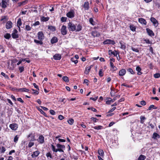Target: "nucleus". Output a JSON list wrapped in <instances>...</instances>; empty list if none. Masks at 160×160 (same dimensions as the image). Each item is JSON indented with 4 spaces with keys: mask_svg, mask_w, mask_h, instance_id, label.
Here are the masks:
<instances>
[{
    "mask_svg": "<svg viewBox=\"0 0 160 160\" xmlns=\"http://www.w3.org/2000/svg\"><path fill=\"white\" fill-rule=\"evenodd\" d=\"M74 11L72 10H71L67 13L66 15L68 18H72L74 17Z\"/></svg>",
    "mask_w": 160,
    "mask_h": 160,
    "instance_id": "7",
    "label": "nucleus"
},
{
    "mask_svg": "<svg viewBox=\"0 0 160 160\" xmlns=\"http://www.w3.org/2000/svg\"><path fill=\"white\" fill-rule=\"evenodd\" d=\"M110 99H108L106 102V103L107 104H110L111 102H114V100L113 99H111L110 98H109Z\"/></svg>",
    "mask_w": 160,
    "mask_h": 160,
    "instance_id": "42",
    "label": "nucleus"
},
{
    "mask_svg": "<svg viewBox=\"0 0 160 160\" xmlns=\"http://www.w3.org/2000/svg\"><path fill=\"white\" fill-rule=\"evenodd\" d=\"M1 75L4 76L6 78H9V77H8V76L6 75V74L3 72H2L1 73Z\"/></svg>",
    "mask_w": 160,
    "mask_h": 160,
    "instance_id": "55",
    "label": "nucleus"
},
{
    "mask_svg": "<svg viewBox=\"0 0 160 160\" xmlns=\"http://www.w3.org/2000/svg\"><path fill=\"white\" fill-rule=\"evenodd\" d=\"M130 30L132 31H136V27L133 25H131L130 26Z\"/></svg>",
    "mask_w": 160,
    "mask_h": 160,
    "instance_id": "34",
    "label": "nucleus"
},
{
    "mask_svg": "<svg viewBox=\"0 0 160 160\" xmlns=\"http://www.w3.org/2000/svg\"><path fill=\"white\" fill-rule=\"evenodd\" d=\"M68 122L70 125H72L74 122V120L73 119L71 118L68 120Z\"/></svg>",
    "mask_w": 160,
    "mask_h": 160,
    "instance_id": "43",
    "label": "nucleus"
},
{
    "mask_svg": "<svg viewBox=\"0 0 160 160\" xmlns=\"http://www.w3.org/2000/svg\"><path fill=\"white\" fill-rule=\"evenodd\" d=\"M144 41L145 42L148 44H150L151 43V42L148 39H144Z\"/></svg>",
    "mask_w": 160,
    "mask_h": 160,
    "instance_id": "58",
    "label": "nucleus"
},
{
    "mask_svg": "<svg viewBox=\"0 0 160 160\" xmlns=\"http://www.w3.org/2000/svg\"><path fill=\"white\" fill-rule=\"evenodd\" d=\"M9 2L8 0H2L1 5L2 8H5L9 5Z\"/></svg>",
    "mask_w": 160,
    "mask_h": 160,
    "instance_id": "3",
    "label": "nucleus"
},
{
    "mask_svg": "<svg viewBox=\"0 0 160 160\" xmlns=\"http://www.w3.org/2000/svg\"><path fill=\"white\" fill-rule=\"evenodd\" d=\"M58 140L59 142H66L65 139L61 138H58Z\"/></svg>",
    "mask_w": 160,
    "mask_h": 160,
    "instance_id": "60",
    "label": "nucleus"
},
{
    "mask_svg": "<svg viewBox=\"0 0 160 160\" xmlns=\"http://www.w3.org/2000/svg\"><path fill=\"white\" fill-rule=\"evenodd\" d=\"M83 7L84 8L85 10H88L89 8V3L88 2H84Z\"/></svg>",
    "mask_w": 160,
    "mask_h": 160,
    "instance_id": "14",
    "label": "nucleus"
},
{
    "mask_svg": "<svg viewBox=\"0 0 160 160\" xmlns=\"http://www.w3.org/2000/svg\"><path fill=\"white\" fill-rule=\"evenodd\" d=\"M93 128L95 129L99 130L102 129V126L99 125L98 126H94Z\"/></svg>",
    "mask_w": 160,
    "mask_h": 160,
    "instance_id": "39",
    "label": "nucleus"
},
{
    "mask_svg": "<svg viewBox=\"0 0 160 160\" xmlns=\"http://www.w3.org/2000/svg\"><path fill=\"white\" fill-rule=\"evenodd\" d=\"M22 23L21 22V18H19L18 19V21H17V25L18 26V27L20 29V26L22 25Z\"/></svg>",
    "mask_w": 160,
    "mask_h": 160,
    "instance_id": "37",
    "label": "nucleus"
},
{
    "mask_svg": "<svg viewBox=\"0 0 160 160\" xmlns=\"http://www.w3.org/2000/svg\"><path fill=\"white\" fill-rule=\"evenodd\" d=\"M58 118L60 120H62L64 118V117L62 115H59L58 116Z\"/></svg>",
    "mask_w": 160,
    "mask_h": 160,
    "instance_id": "59",
    "label": "nucleus"
},
{
    "mask_svg": "<svg viewBox=\"0 0 160 160\" xmlns=\"http://www.w3.org/2000/svg\"><path fill=\"white\" fill-rule=\"evenodd\" d=\"M34 41L35 43L38 45H42L43 44L42 41L40 40H37L36 39H34Z\"/></svg>",
    "mask_w": 160,
    "mask_h": 160,
    "instance_id": "27",
    "label": "nucleus"
},
{
    "mask_svg": "<svg viewBox=\"0 0 160 160\" xmlns=\"http://www.w3.org/2000/svg\"><path fill=\"white\" fill-rule=\"evenodd\" d=\"M38 40L43 41L44 38V36L42 32H39L38 34Z\"/></svg>",
    "mask_w": 160,
    "mask_h": 160,
    "instance_id": "8",
    "label": "nucleus"
},
{
    "mask_svg": "<svg viewBox=\"0 0 160 160\" xmlns=\"http://www.w3.org/2000/svg\"><path fill=\"white\" fill-rule=\"evenodd\" d=\"M39 153L40 152L38 151H36L33 152L31 156L32 158L36 157L38 156Z\"/></svg>",
    "mask_w": 160,
    "mask_h": 160,
    "instance_id": "25",
    "label": "nucleus"
},
{
    "mask_svg": "<svg viewBox=\"0 0 160 160\" xmlns=\"http://www.w3.org/2000/svg\"><path fill=\"white\" fill-rule=\"evenodd\" d=\"M91 34L94 37H98L100 36V34L99 33L96 31L92 32Z\"/></svg>",
    "mask_w": 160,
    "mask_h": 160,
    "instance_id": "23",
    "label": "nucleus"
},
{
    "mask_svg": "<svg viewBox=\"0 0 160 160\" xmlns=\"http://www.w3.org/2000/svg\"><path fill=\"white\" fill-rule=\"evenodd\" d=\"M102 69H100L99 72V75L101 77H102L103 76V73L102 72Z\"/></svg>",
    "mask_w": 160,
    "mask_h": 160,
    "instance_id": "54",
    "label": "nucleus"
},
{
    "mask_svg": "<svg viewBox=\"0 0 160 160\" xmlns=\"http://www.w3.org/2000/svg\"><path fill=\"white\" fill-rule=\"evenodd\" d=\"M11 37L10 34L8 33H6L4 35V38L7 39H9Z\"/></svg>",
    "mask_w": 160,
    "mask_h": 160,
    "instance_id": "35",
    "label": "nucleus"
},
{
    "mask_svg": "<svg viewBox=\"0 0 160 160\" xmlns=\"http://www.w3.org/2000/svg\"><path fill=\"white\" fill-rule=\"evenodd\" d=\"M28 138H29V140L30 141H34L36 140V139L35 138V133H30L27 136Z\"/></svg>",
    "mask_w": 160,
    "mask_h": 160,
    "instance_id": "6",
    "label": "nucleus"
},
{
    "mask_svg": "<svg viewBox=\"0 0 160 160\" xmlns=\"http://www.w3.org/2000/svg\"><path fill=\"white\" fill-rule=\"evenodd\" d=\"M146 158V157L143 155H141L138 158V160H144Z\"/></svg>",
    "mask_w": 160,
    "mask_h": 160,
    "instance_id": "33",
    "label": "nucleus"
},
{
    "mask_svg": "<svg viewBox=\"0 0 160 160\" xmlns=\"http://www.w3.org/2000/svg\"><path fill=\"white\" fill-rule=\"evenodd\" d=\"M148 35L151 37L154 36V34L152 30H150L149 28H147L146 29Z\"/></svg>",
    "mask_w": 160,
    "mask_h": 160,
    "instance_id": "17",
    "label": "nucleus"
},
{
    "mask_svg": "<svg viewBox=\"0 0 160 160\" xmlns=\"http://www.w3.org/2000/svg\"><path fill=\"white\" fill-rule=\"evenodd\" d=\"M153 76L155 78H158L160 77V74L159 73H156L154 74Z\"/></svg>",
    "mask_w": 160,
    "mask_h": 160,
    "instance_id": "46",
    "label": "nucleus"
},
{
    "mask_svg": "<svg viewBox=\"0 0 160 160\" xmlns=\"http://www.w3.org/2000/svg\"><path fill=\"white\" fill-rule=\"evenodd\" d=\"M12 38L14 39L18 38L19 37V35L18 34V31L16 29H14L12 34Z\"/></svg>",
    "mask_w": 160,
    "mask_h": 160,
    "instance_id": "4",
    "label": "nucleus"
},
{
    "mask_svg": "<svg viewBox=\"0 0 160 160\" xmlns=\"http://www.w3.org/2000/svg\"><path fill=\"white\" fill-rule=\"evenodd\" d=\"M18 69L21 73L24 70L23 67H19Z\"/></svg>",
    "mask_w": 160,
    "mask_h": 160,
    "instance_id": "53",
    "label": "nucleus"
},
{
    "mask_svg": "<svg viewBox=\"0 0 160 160\" xmlns=\"http://www.w3.org/2000/svg\"><path fill=\"white\" fill-rule=\"evenodd\" d=\"M67 19V18L65 17H62L61 18V20L62 22H66V21Z\"/></svg>",
    "mask_w": 160,
    "mask_h": 160,
    "instance_id": "51",
    "label": "nucleus"
},
{
    "mask_svg": "<svg viewBox=\"0 0 160 160\" xmlns=\"http://www.w3.org/2000/svg\"><path fill=\"white\" fill-rule=\"evenodd\" d=\"M61 32L62 35H66L67 33V27L65 25H62L61 29Z\"/></svg>",
    "mask_w": 160,
    "mask_h": 160,
    "instance_id": "5",
    "label": "nucleus"
},
{
    "mask_svg": "<svg viewBox=\"0 0 160 160\" xmlns=\"http://www.w3.org/2000/svg\"><path fill=\"white\" fill-rule=\"evenodd\" d=\"M37 108L38 109V110L41 112V113L43 114L44 116H45L46 117H47V116L46 114L41 109H40L39 108Z\"/></svg>",
    "mask_w": 160,
    "mask_h": 160,
    "instance_id": "38",
    "label": "nucleus"
},
{
    "mask_svg": "<svg viewBox=\"0 0 160 160\" xmlns=\"http://www.w3.org/2000/svg\"><path fill=\"white\" fill-rule=\"evenodd\" d=\"M89 22L92 25H95V22L94 21L93 19L92 18H90L89 19Z\"/></svg>",
    "mask_w": 160,
    "mask_h": 160,
    "instance_id": "36",
    "label": "nucleus"
},
{
    "mask_svg": "<svg viewBox=\"0 0 160 160\" xmlns=\"http://www.w3.org/2000/svg\"><path fill=\"white\" fill-rule=\"evenodd\" d=\"M138 22L139 23L144 25H146L147 24V22L146 20L142 18H140L138 19Z\"/></svg>",
    "mask_w": 160,
    "mask_h": 160,
    "instance_id": "15",
    "label": "nucleus"
},
{
    "mask_svg": "<svg viewBox=\"0 0 160 160\" xmlns=\"http://www.w3.org/2000/svg\"><path fill=\"white\" fill-rule=\"evenodd\" d=\"M6 151V149L4 147H2L1 148V152L2 153H4Z\"/></svg>",
    "mask_w": 160,
    "mask_h": 160,
    "instance_id": "63",
    "label": "nucleus"
},
{
    "mask_svg": "<svg viewBox=\"0 0 160 160\" xmlns=\"http://www.w3.org/2000/svg\"><path fill=\"white\" fill-rule=\"evenodd\" d=\"M48 28L52 32H54L56 30L55 27L52 26H48Z\"/></svg>",
    "mask_w": 160,
    "mask_h": 160,
    "instance_id": "30",
    "label": "nucleus"
},
{
    "mask_svg": "<svg viewBox=\"0 0 160 160\" xmlns=\"http://www.w3.org/2000/svg\"><path fill=\"white\" fill-rule=\"evenodd\" d=\"M46 156L48 158H52V156L50 152H48L46 154Z\"/></svg>",
    "mask_w": 160,
    "mask_h": 160,
    "instance_id": "57",
    "label": "nucleus"
},
{
    "mask_svg": "<svg viewBox=\"0 0 160 160\" xmlns=\"http://www.w3.org/2000/svg\"><path fill=\"white\" fill-rule=\"evenodd\" d=\"M136 69V71L138 72L137 74L138 75H140L142 74V72H141L142 69L139 66H137Z\"/></svg>",
    "mask_w": 160,
    "mask_h": 160,
    "instance_id": "21",
    "label": "nucleus"
},
{
    "mask_svg": "<svg viewBox=\"0 0 160 160\" xmlns=\"http://www.w3.org/2000/svg\"><path fill=\"white\" fill-rule=\"evenodd\" d=\"M12 22L10 21H9L6 23V28L8 29H10L12 28Z\"/></svg>",
    "mask_w": 160,
    "mask_h": 160,
    "instance_id": "12",
    "label": "nucleus"
},
{
    "mask_svg": "<svg viewBox=\"0 0 160 160\" xmlns=\"http://www.w3.org/2000/svg\"><path fill=\"white\" fill-rule=\"evenodd\" d=\"M88 110H91L92 111H93L94 112H96L97 111V110H96V109L94 108H93L92 107H90V108H88Z\"/></svg>",
    "mask_w": 160,
    "mask_h": 160,
    "instance_id": "50",
    "label": "nucleus"
},
{
    "mask_svg": "<svg viewBox=\"0 0 160 160\" xmlns=\"http://www.w3.org/2000/svg\"><path fill=\"white\" fill-rule=\"evenodd\" d=\"M131 49L134 52H139V50L137 48H136L133 47H131Z\"/></svg>",
    "mask_w": 160,
    "mask_h": 160,
    "instance_id": "45",
    "label": "nucleus"
},
{
    "mask_svg": "<svg viewBox=\"0 0 160 160\" xmlns=\"http://www.w3.org/2000/svg\"><path fill=\"white\" fill-rule=\"evenodd\" d=\"M62 56L59 54H56L53 56V58L55 60H60Z\"/></svg>",
    "mask_w": 160,
    "mask_h": 160,
    "instance_id": "16",
    "label": "nucleus"
},
{
    "mask_svg": "<svg viewBox=\"0 0 160 160\" xmlns=\"http://www.w3.org/2000/svg\"><path fill=\"white\" fill-rule=\"evenodd\" d=\"M71 60L72 62H74L75 64H77L78 62V60L77 59L75 60V58H72Z\"/></svg>",
    "mask_w": 160,
    "mask_h": 160,
    "instance_id": "49",
    "label": "nucleus"
},
{
    "mask_svg": "<svg viewBox=\"0 0 160 160\" xmlns=\"http://www.w3.org/2000/svg\"><path fill=\"white\" fill-rule=\"evenodd\" d=\"M160 138L159 135L156 132H154L153 133L152 138L155 139H157Z\"/></svg>",
    "mask_w": 160,
    "mask_h": 160,
    "instance_id": "28",
    "label": "nucleus"
},
{
    "mask_svg": "<svg viewBox=\"0 0 160 160\" xmlns=\"http://www.w3.org/2000/svg\"><path fill=\"white\" fill-rule=\"evenodd\" d=\"M119 43L121 45L120 48L124 50L126 48V43L122 41H120Z\"/></svg>",
    "mask_w": 160,
    "mask_h": 160,
    "instance_id": "24",
    "label": "nucleus"
},
{
    "mask_svg": "<svg viewBox=\"0 0 160 160\" xmlns=\"http://www.w3.org/2000/svg\"><path fill=\"white\" fill-rule=\"evenodd\" d=\"M58 42V39L56 37H53L51 40V43L52 44L56 43Z\"/></svg>",
    "mask_w": 160,
    "mask_h": 160,
    "instance_id": "20",
    "label": "nucleus"
},
{
    "mask_svg": "<svg viewBox=\"0 0 160 160\" xmlns=\"http://www.w3.org/2000/svg\"><path fill=\"white\" fill-rule=\"evenodd\" d=\"M32 142V141H30L28 143V147L29 148H31L34 144V143L33 142Z\"/></svg>",
    "mask_w": 160,
    "mask_h": 160,
    "instance_id": "52",
    "label": "nucleus"
},
{
    "mask_svg": "<svg viewBox=\"0 0 160 160\" xmlns=\"http://www.w3.org/2000/svg\"><path fill=\"white\" fill-rule=\"evenodd\" d=\"M17 100L18 101L20 102H21L22 103L24 102L22 100V99L20 98H18L17 99Z\"/></svg>",
    "mask_w": 160,
    "mask_h": 160,
    "instance_id": "64",
    "label": "nucleus"
},
{
    "mask_svg": "<svg viewBox=\"0 0 160 160\" xmlns=\"http://www.w3.org/2000/svg\"><path fill=\"white\" fill-rule=\"evenodd\" d=\"M127 71L129 72L131 74H135L134 72L133 71V70L131 68H129L127 69Z\"/></svg>",
    "mask_w": 160,
    "mask_h": 160,
    "instance_id": "41",
    "label": "nucleus"
},
{
    "mask_svg": "<svg viewBox=\"0 0 160 160\" xmlns=\"http://www.w3.org/2000/svg\"><path fill=\"white\" fill-rule=\"evenodd\" d=\"M25 28L27 31H29L31 29V27L28 25H26L25 26Z\"/></svg>",
    "mask_w": 160,
    "mask_h": 160,
    "instance_id": "56",
    "label": "nucleus"
},
{
    "mask_svg": "<svg viewBox=\"0 0 160 160\" xmlns=\"http://www.w3.org/2000/svg\"><path fill=\"white\" fill-rule=\"evenodd\" d=\"M57 148H56L55 146L53 144L51 145V147L52 151L54 152H64V151L65 149V146L64 145L58 143L56 144Z\"/></svg>",
    "mask_w": 160,
    "mask_h": 160,
    "instance_id": "1",
    "label": "nucleus"
},
{
    "mask_svg": "<svg viewBox=\"0 0 160 160\" xmlns=\"http://www.w3.org/2000/svg\"><path fill=\"white\" fill-rule=\"evenodd\" d=\"M82 27L81 24H78L76 26V30L75 31L76 32H79L82 30Z\"/></svg>",
    "mask_w": 160,
    "mask_h": 160,
    "instance_id": "26",
    "label": "nucleus"
},
{
    "mask_svg": "<svg viewBox=\"0 0 160 160\" xmlns=\"http://www.w3.org/2000/svg\"><path fill=\"white\" fill-rule=\"evenodd\" d=\"M37 140L39 143L41 144H42L44 142V138L42 135H40L39 136Z\"/></svg>",
    "mask_w": 160,
    "mask_h": 160,
    "instance_id": "10",
    "label": "nucleus"
},
{
    "mask_svg": "<svg viewBox=\"0 0 160 160\" xmlns=\"http://www.w3.org/2000/svg\"><path fill=\"white\" fill-rule=\"evenodd\" d=\"M110 64L111 67V71L114 72L117 69V67L114 65L113 64L112 62H110Z\"/></svg>",
    "mask_w": 160,
    "mask_h": 160,
    "instance_id": "18",
    "label": "nucleus"
},
{
    "mask_svg": "<svg viewBox=\"0 0 160 160\" xmlns=\"http://www.w3.org/2000/svg\"><path fill=\"white\" fill-rule=\"evenodd\" d=\"M91 66H90L87 67L85 69V73L86 74H88L91 68Z\"/></svg>",
    "mask_w": 160,
    "mask_h": 160,
    "instance_id": "29",
    "label": "nucleus"
},
{
    "mask_svg": "<svg viewBox=\"0 0 160 160\" xmlns=\"http://www.w3.org/2000/svg\"><path fill=\"white\" fill-rule=\"evenodd\" d=\"M151 22L153 23L154 26L156 27L158 25V21L154 18L151 17L150 18Z\"/></svg>",
    "mask_w": 160,
    "mask_h": 160,
    "instance_id": "11",
    "label": "nucleus"
},
{
    "mask_svg": "<svg viewBox=\"0 0 160 160\" xmlns=\"http://www.w3.org/2000/svg\"><path fill=\"white\" fill-rule=\"evenodd\" d=\"M50 113L52 115L55 114V112L52 109L50 110Z\"/></svg>",
    "mask_w": 160,
    "mask_h": 160,
    "instance_id": "62",
    "label": "nucleus"
},
{
    "mask_svg": "<svg viewBox=\"0 0 160 160\" xmlns=\"http://www.w3.org/2000/svg\"><path fill=\"white\" fill-rule=\"evenodd\" d=\"M108 53L109 55H111L112 54H113L115 56H117V55L118 54V52L115 51V52H114L112 51L111 50H109Z\"/></svg>",
    "mask_w": 160,
    "mask_h": 160,
    "instance_id": "22",
    "label": "nucleus"
},
{
    "mask_svg": "<svg viewBox=\"0 0 160 160\" xmlns=\"http://www.w3.org/2000/svg\"><path fill=\"white\" fill-rule=\"evenodd\" d=\"M63 80L66 82H69V79L68 78L67 76H64L62 78Z\"/></svg>",
    "mask_w": 160,
    "mask_h": 160,
    "instance_id": "40",
    "label": "nucleus"
},
{
    "mask_svg": "<svg viewBox=\"0 0 160 160\" xmlns=\"http://www.w3.org/2000/svg\"><path fill=\"white\" fill-rule=\"evenodd\" d=\"M68 28L69 31L73 32L76 30V26L72 22H69L68 23Z\"/></svg>",
    "mask_w": 160,
    "mask_h": 160,
    "instance_id": "2",
    "label": "nucleus"
},
{
    "mask_svg": "<svg viewBox=\"0 0 160 160\" xmlns=\"http://www.w3.org/2000/svg\"><path fill=\"white\" fill-rule=\"evenodd\" d=\"M10 128L13 130H16L18 128V125L17 124H11L9 125Z\"/></svg>",
    "mask_w": 160,
    "mask_h": 160,
    "instance_id": "13",
    "label": "nucleus"
},
{
    "mask_svg": "<svg viewBox=\"0 0 160 160\" xmlns=\"http://www.w3.org/2000/svg\"><path fill=\"white\" fill-rule=\"evenodd\" d=\"M126 71L124 69H122L119 71L118 74L120 76H124L126 73Z\"/></svg>",
    "mask_w": 160,
    "mask_h": 160,
    "instance_id": "19",
    "label": "nucleus"
},
{
    "mask_svg": "<svg viewBox=\"0 0 160 160\" xmlns=\"http://www.w3.org/2000/svg\"><path fill=\"white\" fill-rule=\"evenodd\" d=\"M140 104L144 106L146 104V102L145 101L143 100L140 102Z\"/></svg>",
    "mask_w": 160,
    "mask_h": 160,
    "instance_id": "61",
    "label": "nucleus"
},
{
    "mask_svg": "<svg viewBox=\"0 0 160 160\" xmlns=\"http://www.w3.org/2000/svg\"><path fill=\"white\" fill-rule=\"evenodd\" d=\"M140 118L141 122L142 123H143L144 122V120L146 119V118L143 116H141Z\"/></svg>",
    "mask_w": 160,
    "mask_h": 160,
    "instance_id": "44",
    "label": "nucleus"
},
{
    "mask_svg": "<svg viewBox=\"0 0 160 160\" xmlns=\"http://www.w3.org/2000/svg\"><path fill=\"white\" fill-rule=\"evenodd\" d=\"M19 137V136L18 135H17L16 136H15V137H14V142H15L16 143L18 141Z\"/></svg>",
    "mask_w": 160,
    "mask_h": 160,
    "instance_id": "47",
    "label": "nucleus"
},
{
    "mask_svg": "<svg viewBox=\"0 0 160 160\" xmlns=\"http://www.w3.org/2000/svg\"><path fill=\"white\" fill-rule=\"evenodd\" d=\"M32 93L33 94H34L35 95H38V94L39 92L38 91L35 90L33 89H32Z\"/></svg>",
    "mask_w": 160,
    "mask_h": 160,
    "instance_id": "48",
    "label": "nucleus"
},
{
    "mask_svg": "<svg viewBox=\"0 0 160 160\" xmlns=\"http://www.w3.org/2000/svg\"><path fill=\"white\" fill-rule=\"evenodd\" d=\"M103 43L104 44H111L114 45L115 43V41L112 40L108 39L104 41L103 42Z\"/></svg>",
    "mask_w": 160,
    "mask_h": 160,
    "instance_id": "9",
    "label": "nucleus"
},
{
    "mask_svg": "<svg viewBox=\"0 0 160 160\" xmlns=\"http://www.w3.org/2000/svg\"><path fill=\"white\" fill-rule=\"evenodd\" d=\"M98 154L101 157H103L104 156V153L102 150L99 149L98 151Z\"/></svg>",
    "mask_w": 160,
    "mask_h": 160,
    "instance_id": "31",
    "label": "nucleus"
},
{
    "mask_svg": "<svg viewBox=\"0 0 160 160\" xmlns=\"http://www.w3.org/2000/svg\"><path fill=\"white\" fill-rule=\"evenodd\" d=\"M49 19V18L48 17H42L41 18V21L43 22H46L48 21Z\"/></svg>",
    "mask_w": 160,
    "mask_h": 160,
    "instance_id": "32",
    "label": "nucleus"
}]
</instances>
